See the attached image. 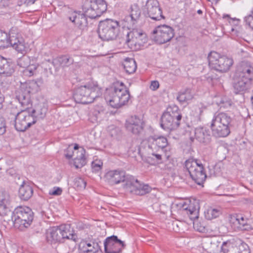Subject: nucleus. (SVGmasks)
I'll use <instances>...</instances> for the list:
<instances>
[{"label": "nucleus", "mask_w": 253, "mask_h": 253, "mask_svg": "<svg viewBox=\"0 0 253 253\" xmlns=\"http://www.w3.org/2000/svg\"><path fill=\"white\" fill-rule=\"evenodd\" d=\"M252 81L234 74L233 86L236 93L244 92L251 88Z\"/></svg>", "instance_id": "obj_20"}, {"label": "nucleus", "mask_w": 253, "mask_h": 253, "mask_svg": "<svg viewBox=\"0 0 253 253\" xmlns=\"http://www.w3.org/2000/svg\"><path fill=\"white\" fill-rule=\"evenodd\" d=\"M62 190L60 187H54L52 190L49 192V194L50 195L59 196L62 194Z\"/></svg>", "instance_id": "obj_52"}, {"label": "nucleus", "mask_w": 253, "mask_h": 253, "mask_svg": "<svg viewBox=\"0 0 253 253\" xmlns=\"http://www.w3.org/2000/svg\"><path fill=\"white\" fill-rule=\"evenodd\" d=\"M222 212L220 209L210 208L205 212V217L208 220H211L218 217Z\"/></svg>", "instance_id": "obj_39"}, {"label": "nucleus", "mask_w": 253, "mask_h": 253, "mask_svg": "<svg viewBox=\"0 0 253 253\" xmlns=\"http://www.w3.org/2000/svg\"><path fill=\"white\" fill-rule=\"evenodd\" d=\"M194 228L200 232H203L205 231V228L203 225H201L198 221H193Z\"/></svg>", "instance_id": "obj_50"}, {"label": "nucleus", "mask_w": 253, "mask_h": 253, "mask_svg": "<svg viewBox=\"0 0 253 253\" xmlns=\"http://www.w3.org/2000/svg\"><path fill=\"white\" fill-rule=\"evenodd\" d=\"M79 152V154L74 158L73 164L76 169L81 168L86 164V159L84 156L85 150L82 148Z\"/></svg>", "instance_id": "obj_34"}, {"label": "nucleus", "mask_w": 253, "mask_h": 253, "mask_svg": "<svg viewBox=\"0 0 253 253\" xmlns=\"http://www.w3.org/2000/svg\"><path fill=\"white\" fill-rule=\"evenodd\" d=\"M142 120L136 116H131L126 120L125 126L126 129L133 134H138L143 129Z\"/></svg>", "instance_id": "obj_22"}, {"label": "nucleus", "mask_w": 253, "mask_h": 253, "mask_svg": "<svg viewBox=\"0 0 253 253\" xmlns=\"http://www.w3.org/2000/svg\"><path fill=\"white\" fill-rule=\"evenodd\" d=\"M123 66L126 72L128 74L134 73L137 68L135 61L130 58H126L123 62Z\"/></svg>", "instance_id": "obj_32"}, {"label": "nucleus", "mask_w": 253, "mask_h": 253, "mask_svg": "<svg viewBox=\"0 0 253 253\" xmlns=\"http://www.w3.org/2000/svg\"><path fill=\"white\" fill-rule=\"evenodd\" d=\"M140 32L137 29L133 28L131 31L127 33L126 42L128 46L132 48L134 45V42Z\"/></svg>", "instance_id": "obj_38"}, {"label": "nucleus", "mask_w": 253, "mask_h": 253, "mask_svg": "<svg viewBox=\"0 0 253 253\" xmlns=\"http://www.w3.org/2000/svg\"><path fill=\"white\" fill-rule=\"evenodd\" d=\"M197 13H198V14H202L203 11H202V10L199 9V10H198L197 11Z\"/></svg>", "instance_id": "obj_61"}, {"label": "nucleus", "mask_w": 253, "mask_h": 253, "mask_svg": "<svg viewBox=\"0 0 253 253\" xmlns=\"http://www.w3.org/2000/svg\"><path fill=\"white\" fill-rule=\"evenodd\" d=\"M107 7V3L104 0H90L84 5L83 10L87 17L95 19L105 12Z\"/></svg>", "instance_id": "obj_11"}, {"label": "nucleus", "mask_w": 253, "mask_h": 253, "mask_svg": "<svg viewBox=\"0 0 253 253\" xmlns=\"http://www.w3.org/2000/svg\"><path fill=\"white\" fill-rule=\"evenodd\" d=\"M147 39L146 35L144 33L140 32L138 34V36L136 38V40L134 42V46L136 47L137 46H140L143 45V43L146 42Z\"/></svg>", "instance_id": "obj_43"}, {"label": "nucleus", "mask_w": 253, "mask_h": 253, "mask_svg": "<svg viewBox=\"0 0 253 253\" xmlns=\"http://www.w3.org/2000/svg\"><path fill=\"white\" fill-rule=\"evenodd\" d=\"M249 219L242 215H230L229 222L233 224L239 230L242 231H250L253 229L251 225L248 223Z\"/></svg>", "instance_id": "obj_21"}, {"label": "nucleus", "mask_w": 253, "mask_h": 253, "mask_svg": "<svg viewBox=\"0 0 253 253\" xmlns=\"http://www.w3.org/2000/svg\"><path fill=\"white\" fill-rule=\"evenodd\" d=\"M205 250L207 251V252L208 253H211V252L212 251V250L211 249V247H210V248H206L205 249Z\"/></svg>", "instance_id": "obj_59"}, {"label": "nucleus", "mask_w": 253, "mask_h": 253, "mask_svg": "<svg viewBox=\"0 0 253 253\" xmlns=\"http://www.w3.org/2000/svg\"><path fill=\"white\" fill-rule=\"evenodd\" d=\"M104 178L112 185L122 182V188L125 192L141 196L151 190V187L148 185L141 184L134 176L126 174V171L122 169L107 171Z\"/></svg>", "instance_id": "obj_1"}, {"label": "nucleus", "mask_w": 253, "mask_h": 253, "mask_svg": "<svg viewBox=\"0 0 253 253\" xmlns=\"http://www.w3.org/2000/svg\"><path fill=\"white\" fill-rule=\"evenodd\" d=\"M220 105L221 107H223L224 108H227L228 106H230L231 105V102L230 101H224L223 100H222L220 101Z\"/></svg>", "instance_id": "obj_54"}, {"label": "nucleus", "mask_w": 253, "mask_h": 253, "mask_svg": "<svg viewBox=\"0 0 253 253\" xmlns=\"http://www.w3.org/2000/svg\"><path fill=\"white\" fill-rule=\"evenodd\" d=\"M30 57L26 55H23L19 58L17 61V65L23 68L31 66L32 64H30Z\"/></svg>", "instance_id": "obj_41"}, {"label": "nucleus", "mask_w": 253, "mask_h": 253, "mask_svg": "<svg viewBox=\"0 0 253 253\" xmlns=\"http://www.w3.org/2000/svg\"><path fill=\"white\" fill-rule=\"evenodd\" d=\"M147 140L149 150H153L155 151H163L168 145L167 138L163 136H150L148 137Z\"/></svg>", "instance_id": "obj_18"}, {"label": "nucleus", "mask_w": 253, "mask_h": 253, "mask_svg": "<svg viewBox=\"0 0 253 253\" xmlns=\"http://www.w3.org/2000/svg\"><path fill=\"white\" fill-rule=\"evenodd\" d=\"M141 14V9L137 5L131 6L130 14L125 18L126 21L128 23L127 27L133 28L139 21Z\"/></svg>", "instance_id": "obj_23"}, {"label": "nucleus", "mask_w": 253, "mask_h": 253, "mask_svg": "<svg viewBox=\"0 0 253 253\" xmlns=\"http://www.w3.org/2000/svg\"><path fill=\"white\" fill-rule=\"evenodd\" d=\"M235 75L252 81L253 77V67L247 62H243L238 67Z\"/></svg>", "instance_id": "obj_24"}, {"label": "nucleus", "mask_w": 253, "mask_h": 253, "mask_svg": "<svg viewBox=\"0 0 253 253\" xmlns=\"http://www.w3.org/2000/svg\"><path fill=\"white\" fill-rule=\"evenodd\" d=\"M182 119V115L178 112H166L161 119V126L165 130L171 131L177 129Z\"/></svg>", "instance_id": "obj_12"}, {"label": "nucleus", "mask_w": 253, "mask_h": 253, "mask_svg": "<svg viewBox=\"0 0 253 253\" xmlns=\"http://www.w3.org/2000/svg\"><path fill=\"white\" fill-rule=\"evenodd\" d=\"M209 1L211 2L212 3H217L219 0H208Z\"/></svg>", "instance_id": "obj_58"}, {"label": "nucleus", "mask_w": 253, "mask_h": 253, "mask_svg": "<svg viewBox=\"0 0 253 253\" xmlns=\"http://www.w3.org/2000/svg\"><path fill=\"white\" fill-rule=\"evenodd\" d=\"M159 87V83L157 81L151 82L150 88L153 90H156Z\"/></svg>", "instance_id": "obj_53"}, {"label": "nucleus", "mask_w": 253, "mask_h": 253, "mask_svg": "<svg viewBox=\"0 0 253 253\" xmlns=\"http://www.w3.org/2000/svg\"><path fill=\"white\" fill-rule=\"evenodd\" d=\"M102 162L98 161H94L92 162L91 164L92 171L94 172H98L102 168Z\"/></svg>", "instance_id": "obj_46"}, {"label": "nucleus", "mask_w": 253, "mask_h": 253, "mask_svg": "<svg viewBox=\"0 0 253 253\" xmlns=\"http://www.w3.org/2000/svg\"><path fill=\"white\" fill-rule=\"evenodd\" d=\"M86 17L87 16L84 11V13L74 11L71 13L70 15H69L68 19L79 28L84 29L87 25Z\"/></svg>", "instance_id": "obj_25"}, {"label": "nucleus", "mask_w": 253, "mask_h": 253, "mask_svg": "<svg viewBox=\"0 0 253 253\" xmlns=\"http://www.w3.org/2000/svg\"><path fill=\"white\" fill-rule=\"evenodd\" d=\"M212 244V241H211V239H208L207 241H206L205 242H204L202 244V245H203V247L204 248L206 244Z\"/></svg>", "instance_id": "obj_57"}, {"label": "nucleus", "mask_w": 253, "mask_h": 253, "mask_svg": "<svg viewBox=\"0 0 253 253\" xmlns=\"http://www.w3.org/2000/svg\"><path fill=\"white\" fill-rule=\"evenodd\" d=\"M156 36L155 41L159 44H163L170 41L174 36V30L170 26L163 25L158 26L153 32Z\"/></svg>", "instance_id": "obj_14"}, {"label": "nucleus", "mask_w": 253, "mask_h": 253, "mask_svg": "<svg viewBox=\"0 0 253 253\" xmlns=\"http://www.w3.org/2000/svg\"><path fill=\"white\" fill-rule=\"evenodd\" d=\"M83 244V252L84 253H102L99 243L94 241L89 242H84Z\"/></svg>", "instance_id": "obj_29"}, {"label": "nucleus", "mask_w": 253, "mask_h": 253, "mask_svg": "<svg viewBox=\"0 0 253 253\" xmlns=\"http://www.w3.org/2000/svg\"><path fill=\"white\" fill-rule=\"evenodd\" d=\"M10 46L18 52L24 53L28 49L27 44L23 37L18 33L16 27H12L10 30Z\"/></svg>", "instance_id": "obj_15"}, {"label": "nucleus", "mask_w": 253, "mask_h": 253, "mask_svg": "<svg viewBox=\"0 0 253 253\" xmlns=\"http://www.w3.org/2000/svg\"><path fill=\"white\" fill-rule=\"evenodd\" d=\"M229 18V15H228V14H226V15H224L223 16V18Z\"/></svg>", "instance_id": "obj_60"}, {"label": "nucleus", "mask_w": 253, "mask_h": 253, "mask_svg": "<svg viewBox=\"0 0 253 253\" xmlns=\"http://www.w3.org/2000/svg\"><path fill=\"white\" fill-rule=\"evenodd\" d=\"M195 138L200 143L208 144L210 142L211 135L206 127L199 126L195 129Z\"/></svg>", "instance_id": "obj_26"}, {"label": "nucleus", "mask_w": 253, "mask_h": 253, "mask_svg": "<svg viewBox=\"0 0 253 253\" xmlns=\"http://www.w3.org/2000/svg\"><path fill=\"white\" fill-rule=\"evenodd\" d=\"M207 107L202 103H200L196 106L195 110L198 115V117L201 120V117L202 116L203 113L206 110Z\"/></svg>", "instance_id": "obj_48"}, {"label": "nucleus", "mask_w": 253, "mask_h": 253, "mask_svg": "<svg viewBox=\"0 0 253 253\" xmlns=\"http://www.w3.org/2000/svg\"><path fill=\"white\" fill-rule=\"evenodd\" d=\"M221 250L224 253H250L247 244L241 243L237 246L230 241L224 242L222 243Z\"/></svg>", "instance_id": "obj_19"}, {"label": "nucleus", "mask_w": 253, "mask_h": 253, "mask_svg": "<svg viewBox=\"0 0 253 253\" xmlns=\"http://www.w3.org/2000/svg\"><path fill=\"white\" fill-rule=\"evenodd\" d=\"M231 121L230 116L226 113H215L211 125L212 135L217 138L227 136L230 133Z\"/></svg>", "instance_id": "obj_5"}, {"label": "nucleus", "mask_w": 253, "mask_h": 253, "mask_svg": "<svg viewBox=\"0 0 253 253\" xmlns=\"http://www.w3.org/2000/svg\"><path fill=\"white\" fill-rule=\"evenodd\" d=\"M74 185L78 189H84L86 186V182L81 177H76L74 180Z\"/></svg>", "instance_id": "obj_44"}, {"label": "nucleus", "mask_w": 253, "mask_h": 253, "mask_svg": "<svg viewBox=\"0 0 253 253\" xmlns=\"http://www.w3.org/2000/svg\"><path fill=\"white\" fill-rule=\"evenodd\" d=\"M10 70V65L6 58L0 55V74H7Z\"/></svg>", "instance_id": "obj_40"}, {"label": "nucleus", "mask_w": 253, "mask_h": 253, "mask_svg": "<svg viewBox=\"0 0 253 253\" xmlns=\"http://www.w3.org/2000/svg\"><path fill=\"white\" fill-rule=\"evenodd\" d=\"M250 171L252 172H253V166H252L250 169Z\"/></svg>", "instance_id": "obj_62"}, {"label": "nucleus", "mask_w": 253, "mask_h": 253, "mask_svg": "<svg viewBox=\"0 0 253 253\" xmlns=\"http://www.w3.org/2000/svg\"><path fill=\"white\" fill-rule=\"evenodd\" d=\"M130 94L128 89L122 82H116L107 90L105 99L113 108H119L128 102Z\"/></svg>", "instance_id": "obj_2"}, {"label": "nucleus", "mask_w": 253, "mask_h": 253, "mask_svg": "<svg viewBox=\"0 0 253 253\" xmlns=\"http://www.w3.org/2000/svg\"><path fill=\"white\" fill-rule=\"evenodd\" d=\"M46 62L50 63L54 68H58L60 66H68L72 64L74 60L69 55H65L53 59L52 61L48 60Z\"/></svg>", "instance_id": "obj_27"}, {"label": "nucleus", "mask_w": 253, "mask_h": 253, "mask_svg": "<svg viewBox=\"0 0 253 253\" xmlns=\"http://www.w3.org/2000/svg\"><path fill=\"white\" fill-rule=\"evenodd\" d=\"M10 31L7 33L0 30V48L4 49L10 46Z\"/></svg>", "instance_id": "obj_37"}, {"label": "nucleus", "mask_w": 253, "mask_h": 253, "mask_svg": "<svg viewBox=\"0 0 253 253\" xmlns=\"http://www.w3.org/2000/svg\"><path fill=\"white\" fill-rule=\"evenodd\" d=\"M9 0H0V6L5 7L8 5Z\"/></svg>", "instance_id": "obj_55"}, {"label": "nucleus", "mask_w": 253, "mask_h": 253, "mask_svg": "<svg viewBox=\"0 0 253 253\" xmlns=\"http://www.w3.org/2000/svg\"><path fill=\"white\" fill-rule=\"evenodd\" d=\"M161 151H153L149 150V153L150 156L147 157V161L151 165H155L159 163L162 161V155L159 153Z\"/></svg>", "instance_id": "obj_35"}, {"label": "nucleus", "mask_w": 253, "mask_h": 253, "mask_svg": "<svg viewBox=\"0 0 253 253\" xmlns=\"http://www.w3.org/2000/svg\"><path fill=\"white\" fill-rule=\"evenodd\" d=\"M100 94L101 92L97 85L88 83L78 87L73 97L77 103L88 104L92 102Z\"/></svg>", "instance_id": "obj_6"}, {"label": "nucleus", "mask_w": 253, "mask_h": 253, "mask_svg": "<svg viewBox=\"0 0 253 253\" xmlns=\"http://www.w3.org/2000/svg\"><path fill=\"white\" fill-rule=\"evenodd\" d=\"M73 148V150H75L74 152H76L77 154V155L79 154V151H80V150H79V145L78 144H76Z\"/></svg>", "instance_id": "obj_56"}, {"label": "nucleus", "mask_w": 253, "mask_h": 253, "mask_svg": "<svg viewBox=\"0 0 253 253\" xmlns=\"http://www.w3.org/2000/svg\"><path fill=\"white\" fill-rule=\"evenodd\" d=\"M193 98V93L191 89L186 88L178 93L177 99L181 103L187 102Z\"/></svg>", "instance_id": "obj_36"}, {"label": "nucleus", "mask_w": 253, "mask_h": 253, "mask_svg": "<svg viewBox=\"0 0 253 253\" xmlns=\"http://www.w3.org/2000/svg\"><path fill=\"white\" fill-rule=\"evenodd\" d=\"M37 66L34 64H32L28 67L24 68V69L22 71L23 76L29 77L33 76L37 70Z\"/></svg>", "instance_id": "obj_42"}, {"label": "nucleus", "mask_w": 253, "mask_h": 253, "mask_svg": "<svg viewBox=\"0 0 253 253\" xmlns=\"http://www.w3.org/2000/svg\"><path fill=\"white\" fill-rule=\"evenodd\" d=\"M244 22L246 25L253 29V10L251 14L245 17Z\"/></svg>", "instance_id": "obj_47"}, {"label": "nucleus", "mask_w": 253, "mask_h": 253, "mask_svg": "<svg viewBox=\"0 0 253 253\" xmlns=\"http://www.w3.org/2000/svg\"><path fill=\"white\" fill-rule=\"evenodd\" d=\"M75 152L73 151V148L72 146H69V147L67 148L66 151V153L65 154V157L67 159H71L73 158L74 155V153Z\"/></svg>", "instance_id": "obj_51"}, {"label": "nucleus", "mask_w": 253, "mask_h": 253, "mask_svg": "<svg viewBox=\"0 0 253 253\" xmlns=\"http://www.w3.org/2000/svg\"><path fill=\"white\" fill-rule=\"evenodd\" d=\"M8 119L11 120L10 123L18 131H25L37 122L29 109H25L20 111L16 107L10 108Z\"/></svg>", "instance_id": "obj_3"}, {"label": "nucleus", "mask_w": 253, "mask_h": 253, "mask_svg": "<svg viewBox=\"0 0 253 253\" xmlns=\"http://www.w3.org/2000/svg\"><path fill=\"white\" fill-rule=\"evenodd\" d=\"M208 58L210 67L220 73L227 72L234 62L232 58L221 56L215 51L211 52Z\"/></svg>", "instance_id": "obj_10"}, {"label": "nucleus", "mask_w": 253, "mask_h": 253, "mask_svg": "<svg viewBox=\"0 0 253 253\" xmlns=\"http://www.w3.org/2000/svg\"><path fill=\"white\" fill-rule=\"evenodd\" d=\"M120 25L117 20L106 19L99 22L98 28L99 37L103 41H113L118 37Z\"/></svg>", "instance_id": "obj_7"}, {"label": "nucleus", "mask_w": 253, "mask_h": 253, "mask_svg": "<svg viewBox=\"0 0 253 253\" xmlns=\"http://www.w3.org/2000/svg\"><path fill=\"white\" fill-rule=\"evenodd\" d=\"M15 219L14 227L23 231L32 223L34 213L32 210L26 206H19L14 209Z\"/></svg>", "instance_id": "obj_8"}, {"label": "nucleus", "mask_w": 253, "mask_h": 253, "mask_svg": "<svg viewBox=\"0 0 253 253\" xmlns=\"http://www.w3.org/2000/svg\"><path fill=\"white\" fill-rule=\"evenodd\" d=\"M33 194V189L30 185L24 183L21 185L19 190V195L21 199L28 200Z\"/></svg>", "instance_id": "obj_30"}, {"label": "nucleus", "mask_w": 253, "mask_h": 253, "mask_svg": "<svg viewBox=\"0 0 253 253\" xmlns=\"http://www.w3.org/2000/svg\"><path fill=\"white\" fill-rule=\"evenodd\" d=\"M30 95L20 87L15 92V98L21 106L25 109H29V106L31 104Z\"/></svg>", "instance_id": "obj_28"}, {"label": "nucleus", "mask_w": 253, "mask_h": 253, "mask_svg": "<svg viewBox=\"0 0 253 253\" xmlns=\"http://www.w3.org/2000/svg\"><path fill=\"white\" fill-rule=\"evenodd\" d=\"M6 131V124L4 118L0 115V135L3 134Z\"/></svg>", "instance_id": "obj_49"}, {"label": "nucleus", "mask_w": 253, "mask_h": 253, "mask_svg": "<svg viewBox=\"0 0 253 253\" xmlns=\"http://www.w3.org/2000/svg\"><path fill=\"white\" fill-rule=\"evenodd\" d=\"M20 87L30 95L31 93L33 94L37 92L40 89V86L37 82L34 80L21 84Z\"/></svg>", "instance_id": "obj_31"}, {"label": "nucleus", "mask_w": 253, "mask_h": 253, "mask_svg": "<svg viewBox=\"0 0 253 253\" xmlns=\"http://www.w3.org/2000/svg\"><path fill=\"white\" fill-rule=\"evenodd\" d=\"M0 216L2 217L3 221L6 222L8 224L11 223L14 226V219H15L14 211H11L5 206L1 211Z\"/></svg>", "instance_id": "obj_33"}, {"label": "nucleus", "mask_w": 253, "mask_h": 253, "mask_svg": "<svg viewBox=\"0 0 253 253\" xmlns=\"http://www.w3.org/2000/svg\"><path fill=\"white\" fill-rule=\"evenodd\" d=\"M104 246L105 253H120L126 245L117 236L112 235L105 239Z\"/></svg>", "instance_id": "obj_17"}, {"label": "nucleus", "mask_w": 253, "mask_h": 253, "mask_svg": "<svg viewBox=\"0 0 253 253\" xmlns=\"http://www.w3.org/2000/svg\"><path fill=\"white\" fill-rule=\"evenodd\" d=\"M46 239L50 244L63 243L65 239L72 240L75 242L78 240V236L70 224H62L52 227L46 232Z\"/></svg>", "instance_id": "obj_4"}, {"label": "nucleus", "mask_w": 253, "mask_h": 253, "mask_svg": "<svg viewBox=\"0 0 253 253\" xmlns=\"http://www.w3.org/2000/svg\"><path fill=\"white\" fill-rule=\"evenodd\" d=\"M185 167L192 179L198 185H203L207 175L204 166L200 161L190 158L185 161Z\"/></svg>", "instance_id": "obj_9"}, {"label": "nucleus", "mask_w": 253, "mask_h": 253, "mask_svg": "<svg viewBox=\"0 0 253 253\" xmlns=\"http://www.w3.org/2000/svg\"><path fill=\"white\" fill-rule=\"evenodd\" d=\"M46 112V109L45 108H41L40 110L39 109H33L31 114H33V116L36 119V117L42 119L45 117Z\"/></svg>", "instance_id": "obj_45"}, {"label": "nucleus", "mask_w": 253, "mask_h": 253, "mask_svg": "<svg viewBox=\"0 0 253 253\" xmlns=\"http://www.w3.org/2000/svg\"><path fill=\"white\" fill-rule=\"evenodd\" d=\"M143 13L146 17L155 21L165 19L157 0H147L143 9Z\"/></svg>", "instance_id": "obj_13"}, {"label": "nucleus", "mask_w": 253, "mask_h": 253, "mask_svg": "<svg viewBox=\"0 0 253 253\" xmlns=\"http://www.w3.org/2000/svg\"><path fill=\"white\" fill-rule=\"evenodd\" d=\"M180 204V211L182 214H186L192 220L198 218L200 205L198 201L194 200L193 201L184 202Z\"/></svg>", "instance_id": "obj_16"}, {"label": "nucleus", "mask_w": 253, "mask_h": 253, "mask_svg": "<svg viewBox=\"0 0 253 253\" xmlns=\"http://www.w3.org/2000/svg\"><path fill=\"white\" fill-rule=\"evenodd\" d=\"M51 69V67L49 66V69L50 70Z\"/></svg>", "instance_id": "obj_63"}]
</instances>
